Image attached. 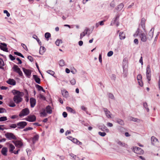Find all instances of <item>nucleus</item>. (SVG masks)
I'll use <instances>...</instances> for the list:
<instances>
[{
    "label": "nucleus",
    "mask_w": 160,
    "mask_h": 160,
    "mask_svg": "<svg viewBox=\"0 0 160 160\" xmlns=\"http://www.w3.org/2000/svg\"><path fill=\"white\" fill-rule=\"evenodd\" d=\"M62 41L61 40L57 39L55 42V44L56 45L59 46L60 43H62Z\"/></svg>",
    "instance_id": "a19ab883"
},
{
    "label": "nucleus",
    "mask_w": 160,
    "mask_h": 160,
    "mask_svg": "<svg viewBox=\"0 0 160 160\" xmlns=\"http://www.w3.org/2000/svg\"><path fill=\"white\" fill-rule=\"evenodd\" d=\"M152 144L153 145H156L158 142V139L155 137L152 136L151 138Z\"/></svg>",
    "instance_id": "2eb2a0df"
},
{
    "label": "nucleus",
    "mask_w": 160,
    "mask_h": 160,
    "mask_svg": "<svg viewBox=\"0 0 160 160\" xmlns=\"http://www.w3.org/2000/svg\"><path fill=\"white\" fill-rule=\"evenodd\" d=\"M13 142L14 143L15 145L16 146H22V143L20 141L15 142L13 141Z\"/></svg>",
    "instance_id": "e433bc0d"
},
{
    "label": "nucleus",
    "mask_w": 160,
    "mask_h": 160,
    "mask_svg": "<svg viewBox=\"0 0 160 160\" xmlns=\"http://www.w3.org/2000/svg\"><path fill=\"white\" fill-rule=\"evenodd\" d=\"M138 82L139 85L140 86L142 87L143 86V83L142 82V80L138 81Z\"/></svg>",
    "instance_id": "338daca9"
},
{
    "label": "nucleus",
    "mask_w": 160,
    "mask_h": 160,
    "mask_svg": "<svg viewBox=\"0 0 160 160\" xmlns=\"http://www.w3.org/2000/svg\"><path fill=\"white\" fill-rule=\"evenodd\" d=\"M17 124H11L9 125L10 128H15L17 127Z\"/></svg>",
    "instance_id": "a18cd8bd"
},
{
    "label": "nucleus",
    "mask_w": 160,
    "mask_h": 160,
    "mask_svg": "<svg viewBox=\"0 0 160 160\" xmlns=\"http://www.w3.org/2000/svg\"><path fill=\"white\" fill-rule=\"evenodd\" d=\"M71 141H72L73 142L76 143L78 145L82 144V143L79 142L77 139L75 138H73L72 139H71Z\"/></svg>",
    "instance_id": "cd10ccee"
},
{
    "label": "nucleus",
    "mask_w": 160,
    "mask_h": 160,
    "mask_svg": "<svg viewBox=\"0 0 160 160\" xmlns=\"http://www.w3.org/2000/svg\"><path fill=\"white\" fill-rule=\"evenodd\" d=\"M145 23V20L144 18H143L141 19V25L142 29L144 30V32H146Z\"/></svg>",
    "instance_id": "a211bd4d"
},
{
    "label": "nucleus",
    "mask_w": 160,
    "mask_h": 160,
    "mask_svg": "<svg viewBox=\"0 0 160 160\" xmlns=\"http://www.w3.org/2000/svg\"><path fill=\"white\" fill-rule=\"evenodd\" d=\"M98 134L102 137H104L106 134V133L105 132H98Z\"/></svg>",
    "instance_id": "3c124183"
},
{
    "label": "nucleus",
    "mask_w": 160,
    "mask_h": 160,
    "mask_svg": "<svg viewBox=\"0 0 160 160\" xmlns=\"http://www.w3.org/2000/svg\"><path fill=\"white\" fill-rule=\"evenodd\" d=\"M7 118L6 117H2L0 118V122H2L6 121Z\"/></svg>",
    "instance_id": "79ce46f5"
},
{
    "label": "nucleus",
    "mask_w": 160,
    "mask_h": 160,
    "mask_svg": "<svg viewBox=\"0 0 160 160\" xmlns=\"http://www.w3.org/2000/svg\"><path fill=\"white\" fill-rule=\"evenodd\" d=\"M66 109L68 112H69L71 113L74 114L76 113L75 111L72 108L69 107H66Z\"/></svg>",
    "instance_id": "c85d7f7f"
},
{
    "label": "nucleus",
    "mask_w": 160,
    "mask_h": 160,
    "mask_svg": "<svg viewBox=\"0 0 160 160\" xmlns=\"http://www.w3.org/2000/svg\"><path fill=\"white\" fill-rule=\"evenodd\" d=\"M137 36H138L141 40L142 42H146L148 39L146 35L142 31H140L139 29L138 28L136 32Z\"/></svg>",
    "instance_id": "f257e3e1"
},
{
    "label": "nucleus",
    "mask_w": 160,
    "mask_h": 160,
    "mask_svg": "<svg viewBox=\"0 0 160 160\" xmlns=\"http://www.w3.org/2000/svg\"><path fill=\"white\" fill-rule=\"evenodd\" d=\"M9 151L10 152H12L15 148V147L12 144H9Z\"/></svg>",
    "instance_id": "4c0bfd02"
},
{
    "label": "nucleus",
    "mask_w": 160,
    "mask_h": 160,
    "mask_svg": "<svg viewBox=\"0 0 160 160\" xmlns=\"http://www.w3.org/2000/svg\"><path fill=\"white\" fill-rule=\"evenodd\" d=\"M14 54L20 56L22 54L20 52H14Z\"/></svg>",
    "instance_id": "774afa93"
},
{
    "label": "nucleus",
    "mask_w": 160,
    "mask_h": 160,
    "mask_svg": "<svg viewBox=\"0 0 160 160\" xmlns=\"http://www.w3.org/2000/svg\"><path fill=\"white\" fill-rule=\"evenodd\" d=\"M146 77L148 83L151 80V71L150 66L148 65L146 68Z\"/></svg>",
    "instance_id": "20e7f679"
},
{
    "label": "nucleus",
    "mask_w": 160,
    "mask_h": 160,
    "mask_svg": "<svg viewBox=\"0 0 160 160\" xmlns=\"http://www.w3.org/2000/svg\"><path fill=\"white\" fill-rule=\"evenodd\" d=\"M143 106L144 108L146 109L147 112H148L149 111V109L148 107V105L146 102H144L143 104Z\"/></svg>",
    "instance_id": "58836bf2"
},
{
    "label": "nucleus",
    "mask_w": 160,
    "mask_h": 160,
    "mask_svg": "<svg viewBox=\"0 0 160 160\" xmlns=\"http://www.w3.org/2000/svg\"><path fill=\"white\" fill-rule=\"evenodd\" d=\"M22 46L23 47V48L25 49L26 51H28V49L27 46L23 43L21 44Z\"/></svg>",
    "instance_id": "4d7b16f0"
},
{
    "label": "nucleus",
    "mask_w": 160,
    "mask_h": 160,
    "mask_svg": "<svg viewBox=\"0 0 160 160\" xmlns=\"http://www.w3.org/2000/svg\"><path fill=\"white\" fill-rule=\"evenodd\" d=\"M27 123L25 121H21L17 123L18 128V129H22L24 128L27 125Z\"/></svg>",
    "instance_id": "0eeeda50"
},
{
    "label": "nucleus",
    "mask_w": 160,
    "mask_h": 160,
    "mask_svg": "<svg viewBox=\"0 0 160 160\" xmlns=\"http://www.w3.org/2000/svg\"><path fill=\"white\" fill-rule=\"evenodd\" d=\"M24 94V93H21V94L15 95L13 98V101L17 104H18L22 102V97L23 96Z\"/></svg>",
    "instance_id": "f03ea898"
},
{
    "label": "nucleus",
    "mask_w": 160,
    "mask_h": 160,
    "mask_svg": "<svg viewBox=\"0 0 160 160\" xmlns=\"http://www.w3.org/2000/svg\"><path fill=\"white\" fill-rule=\"evenodd\" d=\"M50 36L51 34L49 32H46L45 34V37L47 39Z\"/></svg>",
    "instance_id": "c03bdc74"
},
{
    "label": "nucleus",
    "mask_w": 160,
    "mask_h": 160,
    "mask_svg": "<svg viewBox=\"0 0 160 160\" xmlns=\"http://www.w3.org/2000/svg\"><path fill=\"white\" fill-rule=\"evenodd\" d=\"M28 58L32 62L33 61V58L30 56H29L28 57Z\"/></svg>",
    "instance_id": "e2e57ef3"
},
{
    "label": "nucleus",
    "mask_w": 160,
    "mask_h": 160,
    "mask_svg": "<svg viewBox=\"0 0 160 160\" xmlns=\"http://www.w3.org/2000/svg\"><path fill=\"white\" fill-rule=\"evenodd\" d=\"M46 112L48 113L51 114L52 113L51 108L49 105L46 108Z\"/></svg>",
    "instance_id": "393cba45"
},
{
    "label": "nucleus",
    "mask_w": 160,
    "mask_h": 160,
    "mask_svg": "<svg viewBox=\"0 0 160 160\" xmlns=\"http://www.w3.org/2000/svg\"><path fill=\"white\" fill-rule=\"evenodd\" d=\"M47 73H48L50 74V75H51L52 76H53V75L55 74V72L53 71H52L51 70H48L47 71Z\"/></svg>",
    "instance_id": "37998d69"
},
{
    "label": "nucleus",
    "mask_w": 160,
    "mask_h": 160,
    "mask_svg": "<svg viewBox=\"0 0 160 160\" xmlns=\"http://www.w3.org/2000/svg\"><path fill=\"white\" fill-rule=\"evenodd\" d=\"M116 122L119 124L123 125H124V122L123 120L120 119H117L116 120Z\"/></svg>",
    "instance_id": "f704fd0d"
},
{
    "label": "nucleus",
    "mask_w": 160,
    "mask_h": 160,
    "mask_svg": "<svg viewBox=\"0 0 160 160\" xmlns=\"http://www.w3.org/2000/svg\"><path fill=\"white\" fill-rule=\"evenodd\" d=\"M103 110L107 117L108 118H112V114L111 112L106 108H104Z\"/></svg>",
    "instance_id": "ddd939ff"
},
{
    "label": "nucleus",
    "mask_w": 160,
    "mask_h": 160,
    "mask_svg": "<svg viewBox=\"0 0 160 160\" xmlns=\"http://www.w3.org/2000/svg\"><path fill=\"white\" fill-rule=\"evenodd\" d=\"M110 6L112 8H114L115 6V3L114 1H112L110 4Z\"/></svg>",
    "instance_id": "6e6d98bb"
},
{
    "label": "nucleus",
    "mask_w": 160,
    "mask_h": 160,
    "mask_svg": "<svg viewBox=\"0 0 160 160\" xmlns=\"http://www.w3.org/2000/svg\"><path fill=\"white\" fill-rule=\"evenodd\" d=\"M6 112H7L6 110L4 108H0V113Z\"/></svg>",
    "instance_id": "de8ad7c7"
},
{
    "label": "nucleus",
    "mask_w": 160,
    "mask_h": 160,
    "mask_svg": "<svg viewBox=\"0 0 160 160\" xmlns=\"http://www.w3.org/2000/svg\"><path fill=\"white\" fill-rule=\"evenodd\" d=\"M35 87L37 88L38 91H42L43 92H45V90H44L43 88L41 86L38 84H37L35 85Z\"/></svg>",
    "instance_id": "c756f323"
},
{
    "label": "nucleus",
    "mask_w": 160,
    "mask_h": 160,
    "mask_svg": "<svg viewBox=\"0 0 160 160\" xmlns=\"http://www.w3.org/2000/svg\"><path fill=\"white\" fill-rule=\"evenodd\" d=\"M46 49L44 47L41 46L39 50V54L41 55H42L44 52H45Z\"/></svg>",
    "instance_id": "bb28decb"
},
{
    "label": "nucleus",
    "mask_w": 160,
    "mask_h": 160,
    "mask_svg": "<svg viewBox=\"0 0 160 160\" xmlns=\"http://www.w3.org/2000/svg\"><path fill=\"white\" fill-rule=\"evenodd\" d=\"M26 92L27 94V95L25 96V98H26L25 100L27 102H28L29 101V99H28V91L27 90H26Z\"/></svg>",
    "instance_id": "69168bd1"
},
{
    "label": "nucleus",
    "mask_w": 160,
    "mask_h": 160,
    "mask_svg": "<svg viewBox=\"0 0 160 160\" xmlns=\"http://www.w3.org/2000/svg\"><path fill=\"white\" fill-rule=\"evenodd\" d=\"M123 74L125 77H126L127 75L128 72V65L126 62H123Z\"/></svg>",
    "instance_id": "9b49d317"
},
{
    "label": "nucleus",
    "mask_w": 160,
    "mask_h": 160,
    "mask_svg": "<svg viewBox=\"0 0 160 160\" xmlns=\"http://www.w3.org/2000/svg\"><path fill=\"white\" fill-rule=\"evenodd\" d=\"M133 151L137 154H143L144 151L141 148L138 147H133Z\"/></svg>",
    "instance_id": "6e6552de"
},
{
    "label": "nucleus",
    "mask_w": 160,
    "mask_h": 160,
    "mask_svg": "<svg viewBox=\"0 0 160 160\" xmlns=\"http://www.w3.org/2000/svg\"><path fill=\"white\" fill-rule=\"evenodd\" d=\"M5 136L7 139L9 140L12 139L16 140L17 139L15 136L11 132L6 133L5 134Z\"/></svg>",
    "instance_id": "39448f33"
},
{
    "label": "nucleus",
    "mask_w": 160,
    "mask_h": 160,
    "mask_svg": "<svg viewBox=\"0 0 160 160\" xmlns=\"http://www.w3.org/2000/svg\"><path fill=\"white\" fill-rule=\"evenodd\" d=\"M70 82L71 83L72 85H75L76 83V80H75L74 78H72L70 81Z\"/></svg>",
    "instance_id": "8fccbe9b"
},
{
    "label": "nucleus",
    "mask_w": 160,
    "mask_h": 160,
    "mask_svg": "<svg viewBox=\"0 0 160 160\" xmlns=\"http://www.w3.org/2000/svg\"><path fill=\"white\" fill-rule=\"evenodd\" d=\"M33 129V128L31 127H28L26 128L23 129V131H26L28 130H32Z\"/></svg>",
    "instance_id": "052dcab7"
},
{
    "label": "nucleus",
    "mask_w": 160,
    "mask_h": 160,
    "mask_svg": "<svg viewBox=\"0 0 160 160\" xmlns=\"http://www.w3.org/2000/svg\"><path fill=\"white\" fill-rule=\"evenodd\" d=\"M154 31V28H152L149 31L148 34L147 35L148 39L149 40L152 39L153 35V32Z\"/></svg>",
    "instance_id": "1a4fd4ad"
},
{
    "label": "nucleus",
    "mask_w": 160,
    "mask_h": 160,
    "mask_svg": "<svg viewBox=\"0 0 160 160\" xmlns=\"http://www.w3.org/2000/svg\"><path fill=\"white\" fill-rule=\"evenodd\" d=\"M124 4L122 3H121L118 5L117 7L116 8V9L118 11H120L122 10L124 7Z\"/></svg>",
    "instance_id": "412c9836"
},
{
    "label": "nucleus",
    "mask_w": 160,
    "mask_h": 160,
    "mask_svg": "<svg viewBox=\"0 0 160 160\" xmlns=\"http://www.w3.org/2000/svg\"><path fill=\"white\" fill-rule=\"evenodd\" d=\"M99 128L102 131H106L108 132L109 131L108 129L104 125L99 126Z\"/></svg>",
    "instance_id": "6ab92c4d"
},
{
    "label": "nucleus",
    "mask_w": 160,
    "mask_h": 160,
    "mask_svg": "<svg viewBox=\"0 0 160 160\" xmlns=\"http://www.w3.org/2000/svg\"><path fill=\"white\" fill-rule=\"evenodd\" d=\"M9 57L10 59L12 61H13L15 59V58L14 57H13L12 55L11 54L9 55Z\"/></svg>",
    "instance_id": "5fc2aeb1"
},
{
    "label": "nucleus",
    "mask_w": 160,
    "mask_h": 160,
    "mask_svg": "<svg viewBox=\"0 0 160 160\" xmlns=\"http://www.w3.org/2000/svg\"><path fill=\"white\" fill-rule=\"evenodd\" d=\"M14 70V71L17 73L20 70V69L18 68V66L16 65H14L12 68Z\"/></svg>",
    "instance_id": "7c9ffc66"
},
{
    "label": "nucleus",
    "mask_w": 160,
    "mask_h": 160,
    "mask_svg": "<svg viewBox=\"0 0 160 160\" xmlns=\"http://www.w3.org/2000/svg\"><path fill=\"white\" fill-rule=\"evenodd\" d=\"M129 119L130 120L132 121H134L135 122H139V121H140V120H139L137 118H134L133 117H130L129 118Z\"/></svg>",
    "instance_id": "2f4dec72"
},
{
    "label": "nucleus",
    "mask_w": 160,
    "mask_h": 160,
    "mask_svg": "<svg viewBox=\"0 0 160 160\" xmlns=\"http://www.w3.org/2000/svg\"><path fill=\"white\" fill-rule=\"evenodd\" d=\"M29 112V110L28 108H26L22 110L19 114V117L22 118L28 115Z\"/></svg>",
    "instance_id": "7ed1b4c3"
},
{
    "label": "nucleus",
    "mask_w": 160,
    "mask_h": 160,
    "mask_svg": "<svg viewBox=\"0 0 160 160\" xmlns=\"http://www.w3.org/2000/svg\"><path fill=\"white\" fill-rule=\"evenodd\" d=\"M89 30V29L87 28H86L84 30L83 32L81 33L82 36H84L86 34L88 33V32Z\"/></svg>",
    "instance_id": "473e14b6"
},
{
    "label": "nucleus",
    "mask_w": 160,
    "mask_h": 160,
    "mask_svg": "<svg viewBox=\"0 0 160 160\" xmlns=\"http://www.w3.org/2000/svg\"><path fill=\"white\" fill-rule=\"evenodd\" d=\"M120 17V15L119 14H118L116 16L115 18H114V20H113L111 22V25H114L115 23L116 22V25L117 27L119 25V22L117 21L118 20L119 18Z\"/></svg>",
    "instance_id": "9d476101"
},
{
    "label": "nucleus",
    "mask_w": 160,
    "mask_h": 160,
    "mask_svg": "<svg viewBox=\"0 0 160 160\" xmlns=\"http://www.w3.org/2000/svg\"><path fill=\"white\" fill-rule=\"evenodd\" d=\"M8 152V149L7 148L4 147L2 148L1 150V153L2 154L5 156L7 155V152Z\"/></svg>",
    "instance_id": "4be33fe9"
},
{
    "label": "nucleus",
    "mask_w": 160,
    "mask_h": 160,
    "mask_svg": "<svg viewBox=\"0 0 160 160\" xmlns=\"http://www.w3.org/2000/svg\"><path fill=\"white\" fill-rule=\"evenodd\" d=\"M31 107L32 108L34 107L36 104V100L33 98H31L30 99Z\"/></svg>",
    "instance_id": "f3484780"
},
{
    "label": "nucleus",
    "mask_w": 160,
    "mask_h": 160,
    "mask_svg": "<svg viewBox=\"0 0 160 160\" xmlns=\"http://www.w3.org/2000/svg\"><path fill=\"white\" fill-rule=\"evenodd\" d=\"M16 60L18 61V63H17L18 64H21L22 63V62L21 60L20 59V58H16Z\"/></svg>",
    "instance_id": "0e129e2a"
},
{
    "label": "nucleus",
    "mask_w": 160,
    "mask_h": 160,
    "mask_svg": "<svg viewBox=\"0 0 160 160\" xmlns=\"http://www.w3.org/2000/svg\"><path fill=\"white\" fill-rule=\"evenodd\" d=\"M59 64L61 67H63L65 65V62L64 60L61 59L58 62Z\"/></svg>",
    "instance_id": "72a5a7b5"
},
{
    "label": "nucleus",
    "mask_w": 160,
    "mask_h": 160,
    "mask_svg": "<svg viewBox=\"0 0 160 160\" xmlns=\"http://www.w3.org/2000/svg\"><path fill=\"white\" fill-rule=\"evenodd\" d=\"M39 138V136L38 135H35L32 138L33 140L38 141Z\"/></svg>",
    "instance_id": "864d4df0"
},
{
    "label": "nucleus",
    "mask_w": 160,
    "mask_h": 160,
    "mask_svg": "<svg viewBox=\"0 0 160 160\" xmlns=\"http://www.w3.org/2000/svg\"><path fill=\"white\" fill-rule=\"evenodd\" d=\"M142 76L141 74H138L137 76V79L138 81L141 80Z\"/></svg>",
    "instance_id": "603ef678"
},
{
    "label": "nucleus",
    "mask_w": 160,
    "mask_h": 160,
    "mask_svg": "<svg viewBox=\"0 0 160 160\" xmlns=\"http://www.w3.org/2000/svg\"><path fill=\"white\" fill-rule=\"evenodd\" d=\"M62 96L65 98H67L68 97V92L66 90H62Z\"/></svg>",
    "instance_id": "5701e85b"
},
{
    "label": "nucleus",
    "mask_w": 160,
    "mask_h": 160,
    "mask_svg": "<svg viewBox=\"0 0 160 160\" xmlns=\"http://www.w3.org/2000/svg\"><path fill=\"white\" fill-rule=\"evenodd\" d=\"M117 143L118 145H119L123 147H126L127 144H126L125 143H123L122 142L120 141H118L117 142Z\"/></svg>",
    "instance_id": "c9c22d12"
},
{
    "label": "nucleus",
    "mask_w": 160,
    "mask_h": 160,
    "mask_svg": "<svg viewBox=\"0 0 160 160\" xmlns=\"http://www.w3.org/2000/svg\"><path fill=\"white\" fill-rule=\"evenodd\" d=\"M36 117L34 115H30L28 116L25 118V120L29 122H34L36 120Z\"/></svg>",
    "instance_id": "423d86ee"
},
{
    "label": "nucleus",
    "mask_w": 160,
    "mask_h": 160,
    "mask_svg": "<svg viewBox=\"0 0 160 160\" xmlns=\"http://www.w3.org/2000/svg\"><path fill=\"white\" fill-rule=\"evenodd\" d=\"M3 12L4 13H6L7 14V16L8 17H9L10 16V13L8 12V11L6 10H5L3 11Z\"/></svg>",
    "instance_id": "680f3d73"
},
{
    "label": "nucleus",
    "mask_w": 160,
    "mask_h": 160,
    "mask_svg": "<svg viewBox=\"0 0 160 160\" xmlns=\"http://www.w3.org/2000/svg\"><path fill=\"white\" fill-rule=\"evenodd\" d=\"M6 82L8 84L13 86L15 85L16 84L15 81L13 79L9 78L6 81Z\"/></svg>",
    "instance_id": "dca6fc26"
},
{
    "label": "nucleus",
    "mask_w": 160,
    "mask_h": 160,
    "mask_svg": "<svg viewBox=\"0 0 160 160\" xmlns=\"http://www.w3.org/2000/svg\"><path fill=\"white\" fill-rule=\"evenodd\" d=\"M8 105L11 107H13L16 106L15 104L12 102H10Z\"/></svg>",
    "instance_id": "49530a36"
},
{
    "label": "nucleus",
    "mask_w": 160,
    "mask_h": 160,
    "mask_svg": "<svg viewBox=\"0 0 160 160\" xmlns=\"http://www.w3.org/2000/svg\"><path fill=\"white\" fill-rule=\"evenodd\" d=\"M119 37L121 40L125 38V35L123 32H120L119 33Z\"/></svg>",
    "instance_id": "a878e982"
},
{
    "label": "nucleus",
    "mask_w": 160,
    "mask_h": 160,
    "mask_svg": "<svg viewBox=\"0 0 160 160\" xmlns=\"http://www.w3.org/2000/svg\"><path fill=\"white\" fill-rule=\"evenodd\" d=\"M0 48L4 51L8 52V49L7 48V45L5 43L1 42L0 43Z\"/></svg>",
    "instance_id": "f8f14e48"
},
{
    "label": "nucleus",
    "mask_w": 160,
    "mask_h": 160,
    "mask_svg": "<svg viewBox=\"0 0 160 160\" xmlns=\"http://www.w3.org/2000/svg\"><path fill=\"white\" fill-rule=\"evenodd\" d=\"M4 65V62L2 59L0 58V68H2V67Z\"/></svg>",
    "instance_id": "ea45409f"
},
{
    "label": "nucleus",
    "mask_w": 160,
    "mask_h": 160,
    "mask_svg": "<svg viewBox=\"0 0 160 160\" xmlns=\"http://www.w3.org/2000/svg\"><path fill=\"white\" fill-rule=\"evenodd\" d=\"M113 54V52L112 51H109L107 54V56L108 57H110L112 56Z\"/></svg>",
    "instance_id": "13d9d810"
},
{
    "label": "nucleus",
    "mask_w": 160,
    "mask_h": 160,
    "mask_svg": "<svg viewBox=\"0 0 160 160\" xmlns=\"http://www.w3.org/2000/svg\"><path fill=\"white\" fill-rule=\"evenodd\" d=\"M12 92L14 95H19L21 94V93H24L22 92H20L19 91L14 89L12 91Z\"/></svg>",
    "instance_id": "b1692460"
},
{
    "label": "nucleus",
    "mask_w": 160,
    "mask_h": 160,
    "mask_svg": "<svg viewBox=\"0 0 160 160\" xmlns=\"http://www.w3.org/2000/svg\"><path fill=\"white\" fill-rule=\"evenodd\" d=\"M40 114H42L43 115V116L45 117L47 115L46 110L45 109H43L42 111L41 112Z\"/></svg>",
    "instance_id": "09e8293b"
},
{
    "label": "nucleus",
    "mask_w": 160,
    "mask_h": 160,
    "mask_svg": "<svg viewBox=\"0 0 160 160\" xmlns=\"http://www.w3.org/2000/svg\"><path fill=\"white\" fill-rule=\"evenodd\" d=\"M23 72L27 77L28 78L30 77L31 73V71L29 69H27L24 68H22Z\"/></svg>",
    "instance_id": "4468645a"
},
{
    "label": "nucleus",
    "mask_w": 160,
    "mask_h": 160,
    "mask_svg": "<svg viewBox=\"0 0 160 160\" xmlns=\"http://www.w3.org/2000/svg\"><path fill=\"white\" fill-rule=\"evenodd\" d=\"M108 96L110 98L112 99H114V98L113 95L111 93H109L108 94Z\"/></svg>",
    "instance_id": "bf43d9fd"
},
{
    "label": "nucleus",
    "mask_w": 160,
    "mask_h": 160,
    "mask_svg": "<svg viewBox=\"0 0 160 160\" xmlns=\"http://www.w3.org/2000/svg\"><path fill=\"white\" fill-rule=\"evenodd\" d=\"M33 77L36 82L38 84H40V79L38 77L37 75H33Z\"/></svg>",
    "instance_id": "aec40b11"
}]
</instances>
